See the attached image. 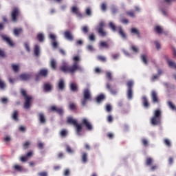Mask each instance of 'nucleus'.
Returning a JSON list of instances; mask_svg holds the SVG:
<instances>
[{
    "label": "nucleus",
    "instance_id": "nucleus-1",
    "mask_svg": "<svg viewBox=\"0 0 176 176\" xmlns=\"http://www.w3.org/2000/svg\"><path fill=\"white\" fill-rule=\"evenodd\" d=\"M73 60L74 62L72 66H69L68 63L63 62L62 65L59 67V71L64 74H75L76 71L82 72V71H83V68L79 65L78 61L80 60L79 56H74Z\"/></svg>",
    "mask_w": 176,
    "mask_h": 176
},
{
    "label": "nucleus",
    "instance_id": "nucleus-2",
    "mask_svg": "<svg viewBox=\"0 0 176 176\" xmlns=\"http://www.w3.org/2000/svg\"><path fill=\"white\" fill-rule=\"evenodd\" d=\"M21 95L23 97L24 100L23 108L25 109H30L32 105V100H34V97L27 94V90L24 89H21Z\"/></svg>",
    "mask_w": 176,
    "mask_h": 176
},
{
    "label": "nucleus",
    "instance_id": "nucleus-3",
    "mask_svg": "<svg viewBox=\"0 0 176 176\" xmlns=\"http://www.w3.org/2000/svg\"><path fill=\"white\" fill-rule=\"evenodd\" d=\"M151 123L153 126H157L162 123V111L156 109L154 111V115L151 119Z\"/></svg>",
    "mask_w": 176,
    "mask_h": 176
},
{
    "label": "nucleus",
    "instance_id": "nucleus-4",
    "mask_svg": "<svg viewBox=\"0 0 176 176\" xmlns=\"http://www.w3.org/2000/svg\"><path fill=\"white\" fill-rule=\"evenodd\" d=\"M67 123L74 126V127H76V133L77 135H80V133H82V125H79L76 120H74L72 117H69L67 118Z\"/></svg>",
    "mask_w": 176,
    "mask_h": 176
},
{
    "label": "nucleus",
    "instance_id": "nucleus-5",
    "mask_svg": "<svg viewBox=\"0 0 176 176\" xmlns=\"http://www.w3.org/2000/svg\"><path fill=\"white\" fill-rule=\"evenodd\" d=\"M126 86L128 87L126 92L128 99L131 100L133 98V86H134V82L133 80L127 81Z\"/></svg>",
    "mask_w": 176,
    "mask_h": 176
},
{
    "label": "nucleus",
    "instance_id": "nucleus-6",
    "mask_svg": "<svg viewBox=\"0 0 176 176\" xmlns=\"http://www.w3.org/2000/svg\"><path fill=\"white\" fill-rule=\"evenodd\" d=\"M78 125H81V129H82V126H85L87 127V129H88L89 131H91L93 130V126L89 122V120L87 118H83L82 120V122L80 124H78Z\"/></svg>",
    "mask_w": 176,
    "mask_h": 176
},
{
    "label": "nucleus",
    "instance_id": "nucleus-7",
    "mask_svg": "<svg viewBox=\"0 0 176 176\" xmlns=\"http://www.w3.org/2000/svg\"><path fill=\"white\" fill-rule=\"evenodd\" d=\"M19 16H20V10H19V8H13L11 13V19L12 21L16 23V21H17V17H19Z\"/></svg>",
    "mask_w": 176,
    "mask_h": 176
},
{
    "label": "nucleus",
    "instance_id": "nucleus-8",
    "mask_svg": "<svg viewBox=\"0 0 176 176\" xmlns=\"http://www.w3.org/2000/svg\"><path fill=\"white\" fill-rule=\"evenodd\" d=\"M151 98L153 104H159L160 102V100L159 99V96H157V92H156V91H151Z\"/></svg>",
    "mask_w": 176,
    "mask_h": 176
},
{
    "label": "nucleus",
    "instance_id": "nucleus-9",
    "mask_svg": "<svg viewBox=\"0 0 176 176\" xmlns=\"http://www.w3.org/2000/svg\"><path fill=\"white\" fill-rule=\"evenodd\" d=\"M104 25H105V23H104V22H100L98 25L97 31L99 35H100V36H107V32L104 31Z\"/></svg>",
    "mask_w": 176,
    "mask_h": 176
},
{
    "label": "nucleus",
    "instance_id": "nucleus-10",
    "mask_svg": "<svg viewBox=\"0 0 176 176\" xmlns=\"http://www.w3.org/2000/svg\"><path fill=\"white\" fill-rule=\"evenodd\" d=\"M1 38L3 41L7 43L8 45L10 46L11 47L14 46V43H13V41H12L11 38L8 36L3 34L1 35Z\"/></svg>",
    "mask_w": 176,
    "mask_h": 176
},
{
    "label": "nucleus",
    "instance_id": "nucleus-11",
    "mask_svg": "<svg viewBox=\"0 0 176 176\" xmlns=\"http://www.w3.org/2000/svg\"><path fill=\"white\" fill-rule=\"evenodd\" d=\"M50 112H56L58 115L62 116L64 113V110L63 109L57 107L56 106H52L50 108Z\"/></svg>",
    "mask_w": 176,
    "mask_h": 176
},
{
    "label": "nucleus",
    "instance_id": "nucleus-12",
    "mask_svg": "<svg viewBox=\"0 0 176 176\" xmlns=\"http://www.w3.org/2000/svg\"><path fill=\"white\" fill-rule=\"evenodd\" d=\"M64 37L65 39H67V41H70V42H72L74 41V35H72V32L69 30H66L64 32Z\"/></svg>",
    "mask_w": 176,
    "mask_h": 176
},
{
    "label": "nucleus",
    "instance_id": "nucleus-13",
    "mask_svg": "<svg viewBox=\"0 0 176 176\" xmlns=\"http://www.w3.org/2000/svg\"><path fill=\"white\" fill-rule=\"evenodd\" d=\"M43 90L49 93L53 90V85L50 82H45L43 85Z\"/></svg>",
    "mask_w": 176,
    "mask_h": 176
},
{
    "label": "nucleus",
    "instance_id": "nucleus-14",
    "mask_svg": "<svg viewBox=\"0 0 176 176\" xmlns=\"http://www.w3.org/2000/svg\"><path fill=\"white\" fill-rule=\"evenodd\" d=\"M50 39H52V47L54 49H57V47H58V43H57V41H56V35L53 34H50Z\"/></svg>",
    "mask_w": 176,
    "mask_h": 176
},
{
    "label": "nucleus",
    "instance_id": "nucleus-15",
    "mask_svg": "<svg viewBox=\"0 0 176 176\" xmlns=\"http://www.w3.org/2000/svg\"><path fill=\"white\" fill-rule=\"evenodd\" d=\"M117 29L118 30L119 35H120L122 39H127V35H126L124 30H123V28H122V26H118Z\"/></svg>",
    "mask_w": 176,
    "mask_h": 176
},
{
    "label": "nucleus",
    "instance_id": "nucleus-16",
    "mask_svg": "<svg viewBox=\"0 0 176 176\" xmlns=\"http://www.w3.org/2000/svg\"><path fill=\"white\" fill-rule=\"evenodd\" d=\"M21 80H30L32 78V74H22L19 76Z\"/></svg>",
    "mask_w": 176,
    "mask_h": 176
},
{
    "label": "nucleus",
    "instance_id": "nucleus-17",
    "mask_svg": "<svg viewBox=\"0 0 176 176\" xmlns=\"http://www.w3.org/2000/svg\"><path fill=\"white\" fill-rule=\"evenodd\" d=\"M106 89H107V90H109V91H110L111 94L113 96H116V94H118V91H116V89H112V87L109 82L106 84Z\"/></svg>",
    "mask_w": 176,
    "mask_h": 176
},
{
    "label": "nucleus",
    "instance_id": "nucleus-18",
    "mask_svg": "<svg viewBox=\"0 0 176 176\" xmlns=\"http://www.w3.org/2000/svg\"><path fill=\"white\" fill-rule=\"evenodd\" d=\"M83 96L85 100H91V94H90V90L89 89H85L84 90Z\"/></svg>",
    "mask_w": 176,
    "mask_h": 176
},
{
    "label": "nucleus",
    "instance_id": "nucleus-19",
    "mask_svg": "<svg viewBox=\"0 0 176 176\" xmlns=\"http://www.w3.org/2000/svg\"><path fill=\"white\" fill-rule=\"evenodd\" d=\"M38 74H40L43 78H47V75H49V70H47V69H41L39 70Z\"/></svg>",
    "mask_w": 176,
    "mask_h": 176
},
{
    "label": "nucleus",
    "instance_id": "nucleus-20",
    "mask_svg": "<svg viewBox=\"0 0 176 176\" xmlns=\"http://www.w3.org/2000/svg\"><path fill=\"white\" fill-rule=\"evenodd\" d=\"M38 119L40 123H41L42 124H45V123H46V117H45V114H43V113H38Z\"/></svg>",
    "mask_w": 176,
    "mask_h": 176
},
{
    "label": "nucleus",
    "instance_id": "nucleus-21",
    "mask_svg": "<svg viewBox=\"0 0 176 176\" xmlns=\"http://www.w3.org/2000/svg\"><path fill=\"white\" fill-rule=\"evenodd\" d=\"M142 101L144 108L149 107V102L148 101V98H146V96H142Z\"/></svg>",
    "mask_w": 176,
    "mask_h": 176
},
{
    "label": "nucleus",
    "instance_id": "nucleus-22",
    "mask_svg": "<svg viewBox=\"0 0 176 176\" xmlns=\"http://www.w3.org/2000/svg\"><path fill=\"white\" fill-rule=\"evenodd\" d=\"M72 13H74L75 14H77L78 17H82V13L79 12V10L78 9V7L74 6L72 8Z\"/></svg>",
    "mask_w": 176,
    "mask_h": 176
},
{
    "label": "nucleus",
    "instance_id": "nucleus-23",
    "mask_svg": "<svg viewBox=\"0 0 176 176\" xmlns=\"http://www.w3.org/2000/svg\"><path fill=\"white\" fill-rule=\"evenodd\" d=\"M131 34H133L134 35H137L138 38H141V34H140V30H138L135 28H132L131 29Z\"/></svg>",
    "mask_w": 176,
    "mask_h": 176
},
{
    "label": "nucleus",
    "instance_id": "nucleus-24",
    "mask_svg": "<svg viewBox=\"0 0 176 176\" xmlns=\"http://www.w3.org/2000/svg\"><path fill=\"white\" fill-rule=\"evenodd\" d=\"M81 160H82V162L84 164H86V163H87V160H88V158H87V153H82V155H81Z\"/></svg>",
    "mask_w": 176,
    "mask_h": 176
},
{
    "label": "nucleus",
    "instance_id": "nucleus-25",
    "mask_svg": "<svg viewBox=\"0 0 176 176\" xmlns=\"http://www.w3.org/2000/svg\"><path fill=\"white\" fill-rule=\"evenodd\" d=\"M21 34H23V28H20L14 29V35H15V36H19Z\"/></svg>",
    "mask_w": 176,
    "mask_h": 176
},
{
    "label": "nucleus",
    "instance_id": "nucleus-26",
    "mask_svg": "<svg viewBox=\"0 0 176 176\" xmlns=\"http://www.w3.org/2000/svg\"><path fill=\"white\" fill-rule=\"evenodd\" d=\"M70 90L74 92L78 91V85H76V83L72 82L70 84Z\"/></svg>",
    "mask_w": 176,
    "mask_h": 176
},
{
    "label": "nucleus",
    "instance_id": "nucleus-27",
    "mask_svg": "<svg viewBox=\"0 0 176 176\" xmlns=\"http://www.w3.org/2000/svg\"><path fill=\"white\" fill-rule=\"evenodd\" d=\"M50 67L52 69H56L57 68V62L54 59H51Z\"/></svg>",
    "mask_w": 176,
    "mask_h": 176
},
{
    "label": "nucleus",
    "instance_id": "nucleus-28",
    "mask_svg": "<svg viewBox=\"0 0 176 176\" xmlns=\"http://www.w3.org/2000/svg\"><path fill=\"white\" fill-rule=\"evenodd\" d=\"M58 87L59 90H64V88L65 87V84L64 83V80H60L58 82Z\"/></svg>",
    "mask_w": 176,
    "mask_h": 176
},
{
    "label": "nucleus",
    "instance_id": "nucleus-29",
    "mask_svg": "<svg viewBox=\"0 0 176 176\" xmlns=\"http://www.w3.org/2000/svg\"><path fill=\"white\" fill-rule=\"evenodd\" d=\"M153 163V158L151 157H148L146 159V166H152Z\"/></svg>",
    "mask_w": 176,
    "mask_h": 176
},
{
    "label": "nucleus",
    "instance_id": "nucleus-30",
    "mask_svg": "<svg viewBox=\"0 0 176 176\" xmlns=\"http://www.w3.org/2000/svg\"><path fill=\"white\" fill-rule=\"evenodd\" d=\"M104 100L105 96L104 94H100L96 98V101L98 103L102 102V101H104Z\"/></svg>",
    "mask_w": 176,
    "mask_h": 176
},
{
    "label": "nucleus",
    "instance_id": "nucleus-31",
    "mask_svg": "<svg viewBox=\"0 0 176 176\" xmlns=\"http://www.w3.org/2000/svg\"><path fill=\"white\" fill-rule=\"evenodd\" d=\"M12 119L16 121L19 120V111H14L12 113Z\"/></svg>",
    "mask_w": 176,
    "mask_h": 176
},
{
    "label": "nucleus",
    "instance_id": "nucleus-32",
    "mask_svg": "<svg viewBox=\"0 0 176 176\" xmlns=\"http://www.w3.org/2000/svg\"><path fill=\"white\" fill-rule=\"evenodd\" d=\"M146 58H148V56H146V55H145V54L141 55V60H142V63H144V64H145V65H148V60Z\"/></svg>",
    "mask_w": 176,
    "mask_h": 176
},
{
    "label": "nucleus",
    "instance_id": "nucleus-33",
    "mask_svg": "<svg viewBox=\"0 0 176 176\" xmlns=\"http://www.w3.org/2000/svg\"><path fill=\"white\" fill-rule=\"evenodd\" d=\"M100 47H105V49H109V45L107 42L104 41H100L99 44Z\"/></svg>",
    "mask_w": 176,
    "mask_h": 176
},
{
    "label": "nucleus",
    "instance_id": "nucleus-34",
    "mask_svg": "<svg viewBox=\"0 0 176 176\" xmlns=\"http://www.w3.org/2000/svg\"><path fill=\"white\" fill-rule=\"evenodd\" d=\"M154 31H155L157 34H162L163 33V28L162 27L157 25L155 27Z\"/></svg>",
    "mask_w": 176,
    "mask_h": 176
},
{
    "label": "nucleus",
    "instance_id": "nucleus-35",
    "mask_svg": "<svg viewBox=\"0 0 176 176\" xmlns=\"http://www.w3.org/2000/svg\"><path fill=\"white\" fill-rule=\"evenodd\" d=\"M12 68L14 72H19V71L20 70V65L12 64Z\"/></svg>",
    "mask_w": 176,
    "mask_h": 176
},
{
    "label": "nucleus",
    "instance_id": "nucleus-36",
    "mask_svg": "<svg viewBox=\"0 0 176 176\" xmlns=\"http://www.w3.org/2000/svg\"><path fill=\"white\" fill-rule=\"evenodd\" d=\"M60 137H63L65 138V137H67L68 135V131L66 129H63L60 133Z\"/></svg>",
    "mask_w": 176,
    "mask_h": 176
},
{
    "label": "nucleus",
    "instance_id": "nucleus-37",
    "mask_svg": "<svg viewBox=\"0 0 176 176\" xmlns=\"http://www.w3.org/2000/svg\"><path fill=\"white\" fill-rule=\"evenodd\" d=\"M37 39L40 42H43V41L45 40V36H43V34L40 33V34H37Z\"/></svg>",
    "mask_w": 176,
    "mask_h": 176
},
{
    "label": "nucleus",
    "instance_id": "nucleus-38",
    "mask_svg": "<svg viewBox=\"0 0 176 176\" xmlns=\"http://www.w3.org/2000/svg\"><path fill=\"white\" fill-rule=\"evenodd\" d=\"M168 106L169 107V108L170 109H172V111H175L176 110L175 105L173 103V102L168 101Z\"/></svg>",
    "mask_w": 176,
    "mask_h": 176
},
{
    "label": "nucleus",
    "instance_id": "nucleus-39",
    "mask_svg": "<svg viewBox=\"0 0 176 176\" xmlns=\"http://www.w3.org/2000/svg\"><path fill=\"white\" fill-rule=\"evenodd\" d=\"M40 50H39V45H35L34 47V54L38 57L39 56Z\"/></svg>",
    "mask_w": 176,
    "mask_h": 176
},
{
    "label": "nucleus",
    "instance_id": "nucleus-40",
    "mask_svg": "<svg viewBox=\"0 0 176 176\" xmlns=\"http://www.w3.org/2000/svg\"><path fill=\"white\" fill-rule=\"evenodd\" d=\"M106 78L108 79V80L111 81L112 80V73L111 72H106Z\"/></svg>",
    "mask_w": 176,
    "mask_h": 176
},
{
    "label": "nucleus",
    "instance_id": "nucleus-41",
    "mask_svg": "<svg viewBox=\"0 0 176 176\" xmlns=\"http://www.w3.org/2000/svg\"><path fill=\"white\" fill-rule=\"evenodd\" d=\"M142 144L143 146L146 147L148 145H149V142L146 138H143L142 139Z\"/></svg>",
    "mask_w": 176,
    "mask_h": 176
},
{
    "label": "nucleus",
    "instance_id": "nucleus-42",
    "mask_svg": "<svg viewBox=\"0 0 176 176\" xmlns=\"http://www.w3.org/2000/svg\"><path fill=\"white\" fill-rule=\"evenodd\" d=\"M109 28L112 30V31H113L115 32V31H116V25H115V24H113V23L110 22L109 23Z\"/></svg>",
    "mask_w": 176,
    "mask_h": 176
},
{
    "label": "nucleus",
    "instance_id": "nucleus-43",
    "mask_svg": "<svg viewBox=\"0 0 176 176\" xmlns=\"http://www.w3.org/2000/svg\"><path fill=\"white\" fill-rule=\"evenodd\" d=\"M14 170H16V171H23V166H19L18 164H15L14 166Z\"/></svg>",
    "mask_w": 176,
    "mask_h": 176
},
{
    "label": "nucleus",
    "instance_id": "nucleus-44",
    "mask_svg": "<svg viewBox=\"0 0 176 176\" xmlns=\"http://www.w3.org/2000/svg\"><path fill=\"white\" fill-rule=\"evenodd\" d=\"M164 144H165V145L166 146H168V148H170V146H171V142L168 139H164Z\"/></svg>",
    "mask_w": 176,
    "mask_h": 176
},
{
    "label": "nucleus",
    "instance_id": "nucleus-45",
    "mask_svg": "<svg viewBox=\"0 0 176 176\" xmlns=\"http://www.w3.org/2000/svg\"><path fill=\"white\" fill-rule=\"evenodd\" d=\"M98 60H99V61H102V63H105L107 61V58L103 56H98Z\"/></svg>",
    "mask_w": 176,
    "mask_h": 176
},
{
    "label": "nucleus",
    "instance_id": "nucleus-46",
    "mask_svg": "<svg viewBox=\"0 0 176 176\" xmlns=\"http://www.w3.org/2000/svg\"><path fill=\"white\" fill-rule=\"evenodd\" d=\"M85 13L87 16H91V8H90V7L87 8L85 10Z\"/></svg>",
    "mask_w": 176,
    "mask_h": 176
},
{
    "label": "nucleus",
    "instance_id": "nucleus-47",
    "mask_svg": "<svg viewBox=\"0 0 176 176\" xmlns=\"http://www.w3.org/2000/svg\"><path fill=\"white\" fill-rule=\"evenodd\" d=\"M30 145H31V142H30V141L25 142L23 144V148H24V149H28Z\"/></svg>",
    "mask_w": 176,
    "mask_h": 176
},
{
    "label": "nucleus",
    "instance_id": "nucleus-48",
    "mask_svg": "<svg viewBox=\"0 0 176 176\" xmlns=\"http://www.w3.org/2000/svg\"><path fill=\"white\" fill-rule=\"evenodd\" d=\"M159 168V166L157 164L151 165L150 170L151 171H156Z\"/></svg>",
    "mask_w": 176,
    "mask_h": 176
},
{
    "label": "nucleus",
    "instance_id": "nucleus-49",
    "mask_svg": "<svg viewBox=\"0 0 176 176\" xmlns=\"http://www.w3.org/2000/svg\"><path fill=\"white\" fill-rule=\"evenodd\" d=\"M69 109H71L72 111H75L76 109V104H75L74 103H70Z\"/></svg>",
    "mask_w": 176,
    "mask_h": 176
},
{
    "label": "nucleus",
    "instance_id": "nucleus-50",
    "mask_svg": "<svg viewBox=\"0 0 176 176\" xmlns=\"http://www.w3.org/2000/svg\"><path fill=\"white\" fill-rule=\"evenodd\" d=\"M41 78H42V76L39 73L36 74L35 75V80H36V82H39V80H41Z\"/></svg>",
    "mask_w": 176,
    "mask_h": 176
},
{
    "label": "nucleus",
    "instance_id": "nucleus-51",
    "mask_svg": "<svg viewBox=\"0 0 176 176\" xmlns=\"http://www.w3.org/2000/svg\"><path fill=\"white\" fill-rule=\"evenodd\" d=\"M100 9L103 11L105 12L107 10V3H102L100 6Z\"/></svg>",
    "mask_w": 176,
    "mask_h": 176
},
{
    "label": "nucleus",
    "instance_id": "nucleus-52",
    "mask_svg": "<svg viewBox=\"0 0 176 176\" xmlns=\"http://www.w3.org/2000/svg\"><path fill=\"white\" fill-rule=\"evenodd\" d=\"M6 86L5 82L0 78V89H5Z\"/></svg>",
    "mask_w": 176,
    "mask_h": 176
},
{
    "label": "nucleus",
    "instance_id": "nucleus-53",
    "mask_svg": "<svg viewBox=\"0 0 176 176\" xmlns=\"http://www.w3.org/2000/svg\"><path fill=\"white\" fill-rule=\"evenodd\" d=\"M126 14L130 17H135V14H134V11H129L126 12Z\"/></svg>",
    "mask_w": 176,
    "mask_h": 176
},
{
    "label": "nucleus",
    "instance_id": "nucleus-54",
    "mask_svg": "<svg viewBox=\"0 0 176 176\" xmlns=\"http://www.w3.org/2000/svg\"><path fill=\"white\" fill-rule=\"evenodd\" d=\"M82 31L84 34H87V32H89V28H87V26H84L82 28Z\"/></svg>",
    "mask_w": 176,
    "mask_h": 176
},
{
    "label": "nucleus",
    "instance_id": "nucleus-55",
    "mask_svg": "<svg viewBox=\"0 0 176 176\" xmlns=\"http://www.w3.org/2000/svg\"><path fill=\"white\" fill-rule=\"evenodd\" d=\"M155 47L157 49V50H160V49H162V46L160 45V43L155 41Z\"/></svg>",
    "mask_w": 176,
    "mask_h": 176
},
{
    "label": "nucleus",
    "instance_id": "nucleus-56",
    "mask_svg": "<svg viewBox=\"0 0 176 176\" xmlns=\"http://www.w3.org/2000/svg\"><path fill=\"white\" fill-rule=\"evenodd\" d=\"M69 174H71V172L69 171V169H65L63 172L64 176H69Z\"/></svg>",
    "mask_w": 176,
    "mask_h": 176
},
{
    "label": "nucleus",
    "instance_id": "nucleus-57",
    "mask_svg": "<svg viewBox=\"0 0 176 176\" xmlns=\"http://www.w3.org/2000/svg\"><path fill=\"white\" fill-rule=\"evenodd\" d=\"M66 151H67V152H68V153H74V151L72 150V148H71V146H66Z\"/></svg>",
    "mask_w": 176,
    "mask_h": 176
},
{
    "label": "nucleus",
    "instance_id": "nucleus-58",
    "mask_svg": "<svg viewBox=\"0 0 176 176\" xmlns=\"http://www.w3.org/2000/svg\"><path fill=\"white\" fill-rule=\"evenodd\" d=\"M89 99H86L84 98L81 102L82 107H85L86 105V104H87V101H89Z\"/></svg>",
    "mask_w": 176,
    "mask_h": 176
},
{
    "label": "nucleus",
    "instance_id": "nucleus-59",
    "mask_svg": "<svg viewBox=\"0 0 176 176\" xmlns=\"http://www.w3.org/2000/svg\"><path fill=\"white\" fill-rule=\"evenodd\" d=\"M106 111L107 112H111L112 111V107L110 104H107L106 106Z\"/></svg>",
    "mask_w": 176,
    "mask_h": 176
},
{
    "label": "nucleus",
    "instance_id": "nucleus-60",
    "mask_svg": "<svg viewBox=\"0 0 176 176\" xmlns=\"http://www.w3.org/2000/svg\"><path fill=\"white\" fill-rule=\"evenodd\" d=\"M107 122H109V123H112V122H113V118L112 116H108Z\"/></svg>",
    "mask_w": 176,
    "mask_h": 176
},
{
    "label": "nucleus",
    "instance_id": "nucleus-61",
    "mask_svg": "<svg viewBox=\"0 0 176 176\" xmlns=\"http://www.w3.org/2000/svg\"><path fill=\"white\" fill-rule=\"evenodd\" d=\"M87 50H89V52H93V50H94V48L93 47V45H88L87 46Z\"/></svg>",
    "mask_w": 176,
    "mask_h": 176
},
{
    "label": "nucleus",
    "instance_id": "nucleus-62",
    "mask_svg": "<svg viewBox=\"0 0 176 176\" xmlns=\"http://www.w3.org/2000/svg\"><path fill=\"white\" fill-rule=\"evenodd\" d=\"M89 39L90 41H96V36H94V34H91V35H89Z\"/></svg>",
    "mask_w": 176,
    "mask_h": 176
},
{
    "label": "nucleus",
    "instance_id": "nucleus-63",
    "mask_svg": "<svg viewBox=\"0 0 176 176\" xmlns=\"http://www.w3.org/2000/svg\"><path fill=\"white\" fill-rule=\"evenodd\" d=\"M38 176H47V172H40L38 173Z\"/></svg>",
    "mask_w": 176,
    "mask_h": 176
},
{
    "label": "nucleus",
    "instance_id": "nucleus-64",
    "mask_svg": "<svg viewBox=\"0 0 176 176\" xmlns=\"http://www.w3.org/2000/svg\"><path fill=\"white\" fill-rule=\"evenodd\" d=\"M1 101L3 104H8V98H2Z\"/></svg>",
    "mask_w": 176,
    "mask_h": 176
}]
</instances>
